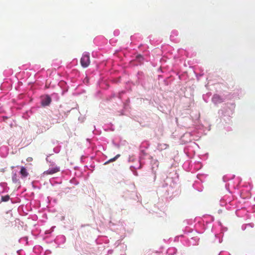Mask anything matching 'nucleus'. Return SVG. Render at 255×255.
Listing matches in <instances>:
<instances>
[{
  "instance_id": "nucleus-1",
  "label": "nucleus",
  "mask_w": 255,
  "mask_h": 255,
  "mask_svg": "<svg viewBox=\"0 0 255 255\" xmlns=\"http://www.w3.org/2000/svg\"><path fill=\"white\" fill-rule=\"evenodd\" d=\"M80 63L83 67H87L90 63L89 55L87 53L83 54L81 58Z\"/></svg>"
},
{
  "instance_id": "nucleus-5",
  "label": "nucleus",
  "mask_w": 255,
  "mask_h": 255,
  "mask_svg": "<svg viewBox=\"0 0 255 255\" xmlns=\"http://www.w3.org/2000/svg\"><path fill=\"white\" fill-rule=\"evenodd\" d=\"M213 101L215 103H221L222 100L219 96L215 95L213 97Z\"/></svg>"
},
{
  "instance_id": "nucleus-6",
  "label": "nucleus",
  "mask_w": 255,
  "mask_h": 255,
  "mask_svg": "<svg viewBox=\"0 0 255 255\" xmlns=\"http://www.w3.org/2000/svg\"><path fill=\"white\" fill-rule=\"evenodd\" d=\"M121 156V155L120 154H117L116 156H115L114 157L109 159L108 161H107V162H106L105 163V164H107L110 162H113V161H116L120 156Z\"/></svg>"
},
{
  "instance_id": "nucleus-8",
  "label": "nucleus",
  "mask_w": 255,
  "mask_h": 255,
  "mask_svg": "<svg viewBox=\"0 0 255 255\" xmlns=\"http://www.w3.org/2000/svg\"><path fill=\"white\" fill-rule=\"evenodd\" d=\"M12 180H13V182H16L17 181L16 174H14V175L13 176V177H12Z\"/></svg>"
},
{
  "instance_id": "nucleus-3",
  "label": "nucleus",
  "mask_w": 255,
  "mask_h": 255,
  "mask_svg": "<svg viewBox=\"0 0 255 255\" xmlns=\"http://www.w3.org/2000/svg\"><path fill=\"white\" fill-rule=\"evenodd\" d=\"M51 102V98L47 95L42 101L41 104L44 106H48Z\"/></svg>"
},
{
  "instance_id": "nucleus-2",
  "label": "nucleus",
  "mask_w": 255,
  "mask_h": 255,
  "mask_svg": "<svg viewBox=\"0 0 255 255\" xmlns=\"http://www.w3.org/2000/svg\"><path fill=\"white\" fill-rule=\"evenodd\" d=\"M59 171H60V169L59 167H54L49 168V169H48L46 171H45L43 174L44 175L53 174L54 173L58 172Z\"/></svg>"
},
{
  "instance_id": "nucleus-7",
  "label": "nucleus",
  "mask_w": 255,
  "mask_h": 255,
  "mask_svg": "<svg viewBox=\"0 0 255 255\" xmlns=\"http://www.w3.org/2000/svg\"><path fill=\"white\" fill-rule=\"evenodd\" d=\"M9 195H5L1 197V201L2 202H6L8 201L9 199Z\"/></svg>"
},
{
  "instance_id": "nucleus-4",
  "label": "nucleus",
  "mask_w": 255,
  "mask_h": 255,
  "mask_svg": "<svg viewBox=\"0 0 255 255\" xmlns=\"http://www.w3.org/2000/svg\"><path fill=\"white\" fill-rule=\"evenodd\" d=\"M20 174L22 178H25L28 175V173L26 169L23 166L21 167Z\"/></svg>"
}]
</instances>
